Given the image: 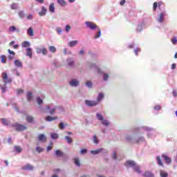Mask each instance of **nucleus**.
<instances>
[{
	"mask_svg": "<svg viewBox=\"0 0 177 177\" xmlns=\"http://www.w3.org/2000/svg\"><path fill=\"white\" fill-rule=\"evenodd\" d=\"M46 109L49 110V113L51 115H53L55 113H56V110H58L59 111H63V107L62 106H52V104L47 105L46 106Z\"/></svg>",
	"mask_w": 177,
	"mask_h": 177,
	"instance_id": "obj_1",
	"label": "nucleus"
},
{
	"mask_svg": "<svg viewBox=\"0 0 177 177\" xmlns=\"http://www.w3.org/2000/svg\"><path fill=\"white\" fill-rule=\"evenodd\" d=\"M11 127L15 128V131H18L19 132H22L23 131L27 130V127L26 125L19 123H14L11 124Z\"/></svg>",
	"mask_w": 177,
	"mask_h": 177,
	"instance_id": "obj_2",
	"label": "nucleus"
},
{
	"mask_svg": "<svg viewBox=\"0 0 177 177\" xmlns=\"http://www.w3.org/2000/svg\"><path fill=\"white\" fill-rule=\"evenodd\" d=\"M96 118L98 120V121H101V123L104 127H109L110 125V122L107 120H104V118L103 115L99 113H96Z\"/></svg>",
	"mask_w": 177,
	"mask_h": 177,
	"instance_id": "obj_3",
	"label": "nucleus"
},
{
	"mask_svg": "<svg viewBox=\"0 0 177 177\" xmlns=\"http://www.w3.org/2000/svg\"><path fill=\"white\" fill-rule=\"evenodd\" d=\"M126 139L129 141L131 142V143H143L145 142V138L143 137H140L137 140H134L132 136H127L126 137Z\"/></svg>",
	"mask_w": 177,
	"mask_h": 177,
	"instance_id": "obj_4",
	"label": "nucleus"
},
{
	"mask_svg": "<svg viewBox=\"0 0 177 177\" xmlns=\"http://www.w3.org/2000/svg\"><path fill=\"white\" fill-rule=\"evenodd\" d=\"M68 85L72 88H77V86H80V80L77 78H72L68 82Z\"/></svg>",
	"mask_w": 177,
	"mask_h": 177,
	"instance_id": "obj_5",
	"label": "nucleus"
},
{
	"mask_svg": "<svg viewBox=\"0 0 177 177\" xmlns=\"http://www.w3.org/2000/svg\"><path fill=\"white\" fill-rule=\"evenodd\" d=\"M1 77L3 80V82L4 84H10V82H12V78H10L8 77V73H6V72H3L1 74Z\"/></svg>",
	"mask_w": 177,
	"mask_h": 177,
	"instance_id": "obj_6",
	"label": "nucleus"
},
{
	"mask_svg": "<svg viewBox=\"0 0 177 177\" xmlns=\"http://www.w3.org/2000/svg\"><path fill=\"white\" fill-rule=\"evenodd\" d=\"M85 24L88 28H90V30H95V28H99V27L95 24L93 22L91 21H86Z\"/></svg>",
	"mask_w": 177,
	"mask_h": 177,
	"instance_id": "obj_7",
	"label": "nucleus"
},
{
	"mask_svg": "<svg viewBox=\"0 0 177 177\" xmlns=\"http://www.w3.org/2000/svg\"><path fill=\"white\" fill-rule=\"evenodd\" d=\"M85 104L86 106H88V107H93L95 106H97L98 102L89 100H85Z\"/></svg>",
	"mask_w": 177,
	"mask_h": 177,
	"instance_id": "obj_8",
	"label": "nucleus"
},
{
	"mask_svg": "<svg viewBox=\"0 0 177 177\" xmlns=\"http://www.w3.org/2000/svg\"><path fill=\"white\" fill-rule=\"evenodd\" d=\"M136 165L135 161L133 160H127L125 163L124 165L127 167V168H133V167Z\"/></svg>",
	"mask_w": 177,
	"mask_h": 177,
	"instance_id": "obj_9",
	"label": "nucleus"
},
{
	"mask_svg": "<svg viewBox=\"0 0 177 177\" xmlns=\"http://www.w3.org/2000/svg\"><path fill=\"white\" fill-rule=\"evenodd\" d=\"M167 14L165 12H161L159 15V17L156 19L158 23H162L164 21V18L165 17Z\"/></svg>",
	"mask_w": 177,
	"mask_h": 177,
	"instance_id": "obj_10",
	"label": "nucleus"
},
{
	"mask_svg": "<svg viewBox=\"0 0 177 177\" xmlns=\"http://www.w3.org/2000/svg\"><path fill=\"white\" fill-rule=\"evenodd\" d=\"M47 11L48 10L46 9V8L42 6L41 11L39 12V16H40V17H43V16H46Z\"/></svg>",
	"mask_w": 177,
	"mask_h": 177,
	"instance_id": "obj_11",
	"label": "nucleus"
},
{
	"mask_svg": "<svg viewBox=\"0 0 177 177\" xmlns=\"http://www.w3.org/2000/svg\"><path fill=\"white\" fill-rule=\"evenodd\" d=\"M22 169L24 171H32V169H34V167L30 164H27L26 165L22 167Z\"/></svg>",
	"mask_w": 177,
	"mask_h": 177,
	"instance_id": "obj_12",
	"label": "nucleus"
},
{
	"mask_svg": "<svg viewBox=\"0 0 177 177\" xmlns=\"http://www.w3.org/2000/svg\"><path fill=\"white\" fill-rule=\"evenodd\" d=\"M44 99H45L44 95H42L41 97H37L36 100H37V104H39V106L44 104Z\"/></svg>",
	"mask_w": 177,
	"mask_h": 177,
	"instance_id": "obj_13",
	"label": "nucleus"
},
{
	"mask_svg": "<svg viewBox=\"0 0 177 177\" xmlns=\"http://www.w3.org/2000/svg\"><path fill=\"white\" fill-rule=\"evenodd\" d=\"M26 56H28L30 59L32 57V48H27Z\"/></svg>",
	"mask_w": 177,
	"mask_h": 177,
	"instance_id": "obj_14",
	"label": "nucleus"
},
{
	"mask_svg": "<svg viewBox=\"0 0 177 177\" xmlns=\"http://www.w3.org/2000/svg\"><path fill=\"white\" fill-rule=\"evenodd\" d=\"M67 65L69 66V67H74V59L73 58H68L66 59Z\"/></svg>",
	"mask_w": 177,
	"mask_h": 177,
	"instance_id": "obj_15",
	"label": "nucleus"
},
{
	"mask_svg": "<svg viewBox=\"0 0 177 177\" xmlns=\"http://www.w3.org/2000/svg\"><path fill=\"white\" fill-rule=\"evenodd\" d=\"M103 150V148H99L96 150L91 151V153L93 156H96L97 154H100V153H102V151Z\"/></svg>",
	"mask_w": 177,
	"mask_h": 177,
	"instance_id": "obj_16",
	"label": "nucleus"
},
{
	"mask_svg": "<svg viewBox=\"0 0 177 177\" xmlns=\"http://www.w3.org/2000/svg\"><path fill=\"white\" fill-rule=\"evenodd\" d=\"M14 64L15 66H16V67H18L19 68H21V67H23V63H21V61L19 59L15 60Z\"/></svg>",
	"mask_w": 177,
	"mask_h": 177,
	"instance_id": "obj_17",
	"label": "nucleus"
},
{
	"mask_svg": "<svg viewBox=\"0 0 177 177\" xmlns=\"http://www.w3.org/2000/svg\"><path fill=\"white\" fill-rule=\"evenodd\" d=\"M162 158H163V160H165V162H167V164H171V158L168 157V156L167 155H162Z\"/></svg>",
	"mask_w": 177,
	"mask_h": 177,
	"instance_id": "obj_18",
	"label": "nucleus"
},
{
	"mask_svg": "<svg viewBox=\"0 0 177 177\" xmlns=\"http://www.w3.org/2000/svg\"><path fill=\"white\" fill-rule=\"evenodd\" d=\"M142 176L144 177H154V174L149 171H147L142 174Z\"/></svg>",
	"mask_w": 177,
	"mask_h": 177,
	"instance_id": "obj_19",
	"label": "nucleus"
},
{
	"mask_svg": "<svg viewBox=\"0 0 177 177\" xmlns=\"http://www.w3.org/2000/svg\"><path fill=\"white\" fill-rule=\"evenodd\" d=\"M1 121L3 125H5L6 127H8V125H10V121L6 118H1Z\"/></svg>",
	"mask_w": 177,
	"mask_h": 177,
	"instance_id": "obj_20",
	"label": "nucleus"
},
{
	"mask_svg": "<svg viewBox=\"0 0 177 177\" xmlns=\"http://www.w3.org/2000/svg\"><path fill=\"white\" fill-rule=\"evenodd\" d=\"M38 139H39V142H45L47 140L46 136H45V135H44V134L39 135Z\"/></svg>",
	"mask_w": 177,
	"mask_h": 177,
	"instance_id": "obj_21",
	"label": "nucleus"
},
{
	"mask_svg": "<svg viewBox=\"0 0 177 177\" xmlns=\"http://www.w3.org/2000/svg\"><path fill=\"white\" fill-rule=\"evenodd\" d=\"M103 99H104V94L103 93H100L95 102H98L99 104Z\"/></svg>",
	"mask_w": 177,
	"mask_h": 177,
	"instance_id": "obj_22",
	"label": "nucleus"
},
{
	"mask_svg": "<svg viewBox=\"0 0 177 177\" xmlns=\"http://www.w3.org/2000/svg\"><path fill=\"white\" fill-rule=\"evenodd\" d=\"M27 34L29 35V37H34V29L32 27H30L28 28Z\"/></svg>",
	"mask_w": 177,
	"mask_h": 177,
	"instance_id": "obj_23",
	"label": "nucleus"
},
{
	"mask_svg": "<svg viewBox=\"0 0 177 177\" xmlns=\"http://www.w3.org/2000/svg\"><path fill=\"white\" fill-rule=\"evenodd\" d=\"M133 169L137 174H142V170H140V167L138 165H135V166L133 167Z\"/></svg>",
	"mask_w": 177,
	"mask_h": 177,
	"instance_id": "obj_24",
	"label": "nucleus"
},
{
	"mask_svg": "<svg viewBox=\"0 0 177 177\" xmlns=\"http://www.w3.org/2000/svg\"><path fill=\"white\" fill-rule=\"evenodd\" d=\"M77 44H78V41L77 40H73V41H71L68 45V46H70V48H74V46H75L77 45Z\"/></svg>",
	"mask_w": 177,
	"mask_h": 177,
	"instance_id": "obj_25",
	"label": "nucleus"
},
{
	"mask_svg": "<svg viewBox=\"0 0 177 177\" xmlns=\"http://www.w3.org/2000/svg\"><path fill=\"white\" fill-rule=\"evenodd\" d=\"M48 10L51 13H55V3H51L48 7Z\"/></svg>",
	"mask_w": 177,
	"mask_h": 177,
	"instance_id": "obj_26",
	"label": "nucleus"
},
{
	"mask_svg": "<svg viewBox=\"0 0 177 177\" xmlns=\"http://www.w3.org/2000/svg\"><path fill=\"white\" fill-rule=\"evenodd\" d=\"M55 120H57V117H52V116L46 117V121H48L49 122L52 121H55Z\"/></svg>",
	"mask_w": 177,
	"mask_h": 177,
	"instance_id": "obj_27",
	"label": "nucleus"
},
{
	"mask_svg": "<svg viewBox=\"0 0 177 177\" xmlns=\"http://www.w3.org/2000/svg\"><path fill=\"white\" fill-rule=\"evenodd\" d=\"M98 32L96 33V35L94 36V38L97 39V38H100L102 36V30H100V28H97Z\"/></svg>",
	"mask_w": 177,
	"mask_h": 177,
	"instance_id": "obj_28",
	"label": "nucleus"
},
{
	"mask_svg": "<svg viewBox=\"0 0 177 177\" xmlns=\"http://www.w3.org/2000/svg\"><path fill=\"white\" fill-rule=\"evenodd\" d=\"M57 3L60 5V6H67V2L64 0H57Z\"/></svg>",
	"mask_w": 177,
	"mask_h": 177,
	"instance_id": "obj_29",
	"label": "nucleus"
},
{
	"mask_svg": "<svg viewBox=\"0 0 177 177\" xmlns=\"http://www.w3.org/2000/svg\"><path fill=\"white\" fill-rule=\"evenodd\" d=\"M26 97L28 99V102H31V100H32V93L28 91Z\"/></svg>",
	"mask_w": 177,
	"mask_h": 177,
	"instance_id": "obj_30",
	"label": "nucleus"
},
{
	"mask_svg": "<svg viewBox=\"0 0 177 177\" xmlns=\"http://www.w3.org/2000/svg\"><path fill=\"white\" fill-rule=\"evenodd\" d=\"M0 88L1 89L2 93H5L6 92V88H8V86H6V84L4 83L3 85H0Z\"/></svg>",
	"mask_w": 177,
	"mask_h": 177,
	"instance_id": "obj_31",
	"label": "nucleus"
},
{
	"mask_svg": "<svg viewBox=\"0 0 177 177\" xmlns=\"http://www.w3.org/2000/svg\"><path fill=\"white\" fill-rule=\"evenodd\" d=\"M26 121L29 123L34 122V118L31 115H27Z\"/></svg>",
	"mask_w": 177,
	"mask_h": 177,
	"instance_id": "obj_32",
	"label": "nucleus"
},
{
	"mask_svg": "<svg viewBox=\"0 0 177 177\" xmlns=\"http://www.w3.org/2000/svg\"><path fill=\"white\" fill-rule=\"evenodd\" d=\"M65 140H66L67 143L69 145L73 143V138L68 136H65Z\"/></svg>",
	"mask_w": 177,
	"mask_h": 177,
	"instance_id": "obj_33",
	"label": "nucleus"
},
{
	"mask_svg": "<svg viewBox=\"0 0 177 177\" xmlns=\"http://www.w3.org/2000/svg\"><path fill=\"white\" fill-rule=\"evenodd\" d=\"M158 165L160 167H164V164H162V162L161 161V158L160 156L156 157Z\"/></svg>",
	"mask_w": 177,
	"mask_h": 177,
	"instance_id": "obj_34",
	"label": "nucleus"
},
{
	"mask_svg": "<svg viewBox=\"0 0 177 177\" xmlns=\"http://www.w3.org/2000/svg\"><path fill=\"white\" fill-rule=\"evenodd\" d=\"M50 136L53 140L59 138V134L57 133H51Z\"/></svg>",
	"mask_w": 177,
	"mask_h": 177,
	"instance_id": "obj_35",
	"label": "nucleus"
},
{
	"mask_svg": "<svg viewBox=\"0 0 177 177\" xmlns=\"http://www.w3.org/2000/svg\"><path fill=\"white\" fill-rule=\"evenodd\" d=\"M30 45V41H24L22 43V48H28Z\"/></svg>",
	"mask_w": 177,
	"mask_h": 177,
	"instance_id": "obj_36",
	"label": "nucleus"
},
{
	"mask_svg": "<svg viewBox=\"0 0 177 177\" xmlns=\"http://www.w3.org/2000/svg\"><path fill=\"white\" fill-rule=\"evenodd\" d=\"M55 156H57V157H62L63 152H62V151H60V150H57V151H55Z\"/></svg>",
	"mask_w": 177,
	"mask_h": 177,
	"instance_id": "obj_37",
	"label": "nucleus"
},
{
	"mask_svg": "<svg viewBox=\"0 0 177 177\" xmlns=\"http://www.w3.org/2000/svg\"><path fill=\"white\" fill-rule=\"evenodd\" d=\"M160 177H168V173L164 170H160Z\"/></svg>",
	"mask_w": 177,
	"mask_h": 177,
	"instance_id": "obj_38",
	"label": "nucleus"
},
{
	"mask_svg": "<svg viewBox=\"0 0 177 177\" xmlns=\"http://www.w3.org/2000/svg\"><path fill=\"white\" fill-rule=\"evenodd\" d=\"M50 52H51L52 53H56V47L53 46H50L48 48Z\"/></svg>",
	"mask_w": 177,
	"mask_h": 177,
	"instance_id": "obj_39",
	"label": "nucleus"
},
{
	"mask_svg": "<svg viewBox=\"0 0 177 177\" xmlns=\"http://www.w3.org/2000/svg\"><path fill=\"white\" fill-rule=\"evenodd\" d=\"M9 31L10 32H15V31H19V30L16 28V26H10L9 28Z\"/></svg>",
	"mask_w": 177,
	"mask_h": 177,
	"instance_id": "obj_40",
	"label": "nucleus"
},
{
	"mask_svg": "<svg viewBox=\"0 0 177 177\" xmlns=\"http://www.w3.org/2000/svg\"><path fill=\"white\" fill-rule=\"evenodd\" d=\"M14 149H15L16 153H20V152L22 151V150H23V149H21V147H19V146H15V147H14Z\"/></svg>",
	"mask_w": 177,
	"mask_h": 177,
	"instance_id": "obj_41",
	"label": "nucleus"
},
{
	"mask_svg": "<svg viewBox=\"0 0 177 177\" xmlns=\"http://www.w3.org/2000/svg\"><path fill=\"white\" fill-rule=\"evenodd\" d=\"M93 85V84L91 81H87L86 82V86H87V88H92Z\"/></svg>",
	"mask_w": 177,
	"mask_h": 177,
	"instance_id": "obj_42",
	"label": "nucleus"
},
{
	"mask_svg": "<svg viewBox=\"0 0 177 177\" xmlns=\"http://www.w3.org/2000/svg\"><path fill=\"white\" fill-rule=\"evenodd\" d=\"M74 162L76 165V167H81V163L80 162V159L75 158Z\"/></svg>",
	"mask_w": 177,
	"mask_h": 177,
	"instance_id": "obj_43",
	"label": "nucleus"
},
{
	"mask_svg": "<svg viewBox=\"0 0 177 177\" xmlns=\"http://www.w3.org/2000/svg\"><path fill=\"white\" fill-rule=\"evenodd\" d=\"M0 57L1 59V63L5 64V63H6V56L1 55Z\"/></svg>",
	"mask_w": 177,
	"mask_h": 177,
	"instance_id": "obj_44",
	"label": "nucleus"
},
{
	"mask_svg": "<svg viewBox=\"0 0 177 177\" xmlns=\"http://www.w3.org/2000/svg\"><path fill=\"white\" fill-rule=\"evenodd\" d=\"M71 30V26H70V25H66V26H65L66 32H67V33L70 32Z\"/></svg>",
	"mask_w": 177,
	"mask_h": 177,
	"instance_id": "obj_45",
	"label": "nucleus"
},
{
	"mask_svg": "<svg viewBox=\"0 0 177 177\" xmlns=\"http://www.w3.org/2000/svg\"><path fill=\"white\" fill-rule=\"evenodd\" d=\"M41 53L42 55L46 56V55H48V49H46V48H43L41 50Z\"/></svg>",
	"mask_w": 177,
	"mask_h": 177,
	"instance_id": "obj_46",
	"label": "nucleus"
},
{
	"mask_svg": "<svg viewBox=\"0 0 177 177\" xmlns=\"http://www.w3.org/2000/svg\"><path fill=\"white\" fill-rule=\"evenodd\" d=\"M64 55H71V51H68L67 48H64Z\"/></svg>",
	"mask_w": 177,
	"mask_h": 177,
	"instance_id": "obj_47",
	"label": "nucleus"
},
{
	"mask_svg": "<svg viewBox=\"0 0 177 177\" xmlns=\"http://www.w3.org/2000/svg\"><path fill=\"white\" fill-rule=\"evenodd\" d=\"M93 142L95 145H98V143H99V139H97V137L96 136H93Z\"/></svg>",
	"mask_w": 177,
	"mask_h": 177,
	"instance_id": "obj_48",
	"label": "nucleus"
},
{
	"mask_svg": "<svg viewBox=\"0 0 177 177\" xmlns=\"http://www.w3.org/2000/svg\"><path fill=\"white\" fill-rule=\"evenodd\" d=\"M36 151H37V153H42V151H44V149L40 147H37Z\"/></svg>",
	"mask_w": 177,
	"mask_h": 177,
	"instance_id": "obj_49",
	"label": "nucleus"
},
{
	"mask_svg": "<svg viewBox=\"0 0 177 177\" xmlns=\"http://www.w3.org/2000/svg\"><path fill=\"white\" fill-rule=\"evenodd\" d=\"M56 31L57 32V34H59L60 35V34H62V32H63V30H62V28L58 27L56 28Z\"/></svg>",
	"mask_w": 177,
	"mask_h": 177,
	"instance_id": "obj_50",
	"label": "nucleus"
},
{
	"mask_svg": "<svg viewBox=\"0 0 177 177\" xmlns=\"http://www.w3.org/2000/svg\"><path fill=\"white\" fill-rule=\"evenodd\" d=\"M19 16L21 19H24V12L19 11Z\"/></svg>",
	"mask_w": 177,
	"mask_h": 177,
	"instance_id": "obj_51",
	"label": "nucleus"
},
{
	"mask_svg": "<svg viewBox=\"0 0 177 177\" xmlns=\"http://www.w3.org/2000/svg\"><path fill=\"white\" fill-rule=\"evenodd\" d=\"M11 9L12 10H16L17 9V3H14L11 5Z\"/></svg>",
	"mask_w": 177,
	"mask_h": 177,
	"instance_id": "obj_52",
	"label": "nucleus"
},
{
	"mask_svg": "<svg viewBox=\"0 0 177 177\" xmlns=\"http://www.w3.org/2000/svg\"><path fill=\"white\" fill-rule=\"evenodd\" d=\"M171 42H172L173 45H176V44H177V39H176V37H173L171 39Z\"/></svg>",
	"mask_w": 177,
	"mask_h": 177,
	"instance_id": "obj_53",
	"label": "nucleus"
},
{
	"mask_svg": "<svg viewBox=\"0 0 177 177\" xmlns=\"http://www.w3.org/2000/svg\"><path fill=\"white\" fill-rule=\"evenodd\" d=\"M64 128H66V127L64 126V123L60 122L59 123V129L63 130V129H64Z\"/></svg>",
	"mask_w": 177,
	"mask_h": 177,
	"instance_id": "obj_54",
	"label": "nucleus"
},
{
	"mask_svg": "<svg viewBox=\"0 0 177 177\" xmlns=\"http://www.w3.org/2000/svg\"><path fill=\"white\" fill-rule=\"evenodd\" d=\"M88 150L86 149H83L80 151V154H86Z\"/></svg>",
	"mask_w": 177,
	"mask_h": 177,
	"instance_id": "obj_55",
	"label": "nucleus"
},
{
	"mask_svg": "<svg viewBox=\"0 0 177 177\" xmlns=\"http://www.w3.org/2000/svg\"><path fill=\"white\" fill-rule=\"evenodd\" d=\"M109 80V74L104 73V81H107Z\"/></svg>",
	"mask_w": 177,
	"mask_h": 177,
	"instance_id": "obj_56",
	"label": "nucleus"
},
{
	"mask_svg": "<svg viewBox=\"0 0 177 177\" xmlns=\"http://www.w3.org/2000/svg\"><path fill=\"white\" fill-rule=\"evenodd\" d=\"M36 53H37V54L42 53V48H36Z\"/></svg>",
	"mask_w": 177,
	"mask_h": 177,
	"instance_id": "obj_57",
	"label": "nucleus"
},
{
	"mask_svg": "<svg viewBox=\"0 0 177 177\" xmlns=\"http://www.w3.org/2000/svg\"><path fill=\"white\" fill-rule=\"evenodd\" d=\"M143 129H144V131H153V129H151L150 127H144Z\"/></svg>",
	"mask_w": 177,
	"mask_h": 177,
	"instance_id": "obj_58",
	"label": "nucleus"
},
{
	"mask_svg": "<svg viewBox=\"0 0 177 177\" xmlns=\"http://www.w3.org/2000/svg\"><path fill=\"white\" fill-rule=\"evenodd\" d=\"M138 52H140V48H138L134 49V53L136 55V56H138Z\"/></svg>",
	"mask_w": 177,
	"mask_h": 177,
	"instance_id": "obj_59",
	"label": "nucleus"
},
{
	"mask_svg": "<svg viewBox=\"0 0 177 177\" xmlns=\"http://www.w3.org/2000/svg\"><path fill=\"white\" fill-rule=\"evenodd\" d=\"M27 20H32L33 16L32 14H30L29 15L27 16L26 17Z\"/></svg>",
	"mask_w": 177,
	"mask_h": 177,
	"instance_id": "obj_60",
	"label": "nucleus"
},
{
	"mask_svg": "<svg viewBox=\"0 0 177 177\" xmlns=\"http://www.w3.org/2000/svg\"><path fill=\"white\" fill-rule=\"evenodd\" d=\"M112 158H113V160H117V153L115 152L113 153Z\"/></svg>",
	"mask_w": 177,
	"mask_h": 177,
	"instance_id": "obj_61",
	"label": "nucleus"
},
{
	"mask_svg": "<svg viewBox=\"0 0 177 177\" xmlns=\"http://www.w3.org/2000/svg\"><path fill=\"white\" fill-rule=\"evenodd\" d=\"M157 6H158V3L157 2L153 3V10H156Z\"/></svg>",
	"mask_w": 177,
	"mask_h": 177,
	"instance_id": "obj_62",
	"label": "nucleus"
},
{
	"mask_svg": "<svg viewBox=\"0 0 177 177\" xmlns=\"http://www.w3.org/2000/svg\"><path fill=\"white\" fill-rule=\"evenodd\" d=\"M137 31H138V32H140V31H142V25H138V26Z\"/></svg>",
	"mask_w": 177,
	"mask_h": 177,
	"instance_id": "obj_63",
	"label": "nucleus"
},
{
	"mask_svg": "<svg viewBox=\"0 0 177 177\" xmlns=\"http://www.w3.org/2000/svg\"><path fill=\"white\" fill-rule=\"evenodd\" d=\"M101 153H102V154H107L108 151L107 149H104V148H102Z\"/></svg>",
	"mask_w": 177,
	"mask_h": 177,
	"instance_id": "obj_64",
	"label": "nucleus"
}]
</instances>
